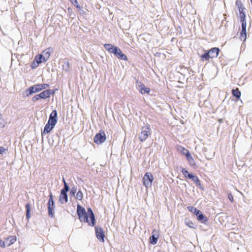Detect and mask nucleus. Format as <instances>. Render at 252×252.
<instances>
[{
    "label": "nucleus",
    "mask_w": 252,
    "mask_h": 252,
    "mask_svg": "<svg viewBox=\"0 0 252 252\" xmlns=\"http://www.w3.org/2000/svg\"><path fill=\"white\" fill-rule=\"evenodd\" d=\"M77 213L81 221L87 222L91 226H94L95 225L94 215L91 208H88L87 212H86L84 208L78 204Z\"/></svg>",
    "instance_id": "nucleus-1"
},
{
    "label": "nucleus",
    "mask_w": 252,
    "mask_h": 252,
    "mask_svg": "<svg viewBox=\"0 0 252 252\" xmlns=\"http://www.w3.org/2000/svg\"><path fill=\"white\" fill-rule=\"evenodd\" d=\"M105 49L111 53L114 54L116 57L120 60L127 61V58L126 55L124 54L121 50L117 47L114 46L111 44H105L104 45Z\"/></svg>",
    "instance_id": "nucleus-2"
},
{
    "label": "nucleus",
    "mask_w": 252,
    "mask_h": 252,
    "mask_svg": "<svg viewBox=\"0 0 252 252\" xmlns=\"http://www.w3.org/2000/svg\"><path fill=\"white\" fill-rule=\"evenodd\" d=\"M220 50L219 48H212L209 50L205 51V53L200 56L201 61L202 62L209 61L210 59L217 58Z\"/></svg>",
    "instance_id": "nucleus-3"
},
{
    "label": "nucleus",
    "mask_w": 252,
    "mask_h": 252,
    "mask_svg": "<svg viewBox=\"0 0 252 252\" xmlns=\"http://www.w3.org/2000/svg\"><path fill=\"white\" fill-rule=\"evenodd\" d=\"M48 84H42L33 85L28 88L26 90L27 96H29L33 93L38 92L48 87Z\"/></svg>",
    "instance_id": "nucleus-4"
},
{
    "label": "nucleus",
    "mask_w": 252,
    "mask_h": 252,
    "mask_svg": "<svg viewBox=\"0 0 252 252\" xmlns=\"http://www.w3.org/2000/svg\"><path fill=\"white\" fill-rule=\"evenodd\" d=\"M151 135L150 127L149 125L147 127H142L141 132L139 134V138L141 142L145 141Z\"/></svg>",
    "instance_id": "nucleus-5"
},
{
    "label": "nucleus",
    "mask_w": 252,
    "mask_h": 252,
    "mask_svg": "<svg viewBox=\"0 0 252 252\" xmlns=\"http://www.w3.org/2000/svg\"><path fill=\"white\" fill-rule=\"evenodd\" d=\"M153 180L154 178L152 173L150 172H147L145 174L143 178V184L146 188H148L152 186Z\"/></svg>",
    "instance_id": "nucleus-6"
},
{
    "label": "nucleus",
    "mask_w": 252,
    "mask_h": 252,
    "mask_svg": "<svg viewBox=\"0 0 252 252\" xmlns=\"http://www.w3.org/2000/svg\"><path fill=\"white\" fill-rule=\"evenodd\" d=\"M106 139V136L104 131L100 130L99 132L97 133L94 137V141L97 144L103 143Z\"/></svg>",
    "instance_id": "nucleus-7"
},
{
    "label": "nucleus",
    "mask_w": 252,
    "mask_h": 252,
    "mask_svg": "<svg viewBox=\"0 0 252 252\" xmlns=\"http://www.w3.org/2000/svg\"><path fill=\"white\" fill-rule=\"evenodd\" d=\"M235 5L239 12L240 21L246 20L245 8L244 7L242 1L240 0H237L235 2Z\"/></svg>",
    "instance_id": "nucleus-8"
},
{
    "label": "nucleus",
    "mask_w": 252,
    "mask_h": 252,
    "mask_svg": "<svg viewBox=\"0 0 252 252\" xmlns=\"http://www.w3.org/2000/svg\"><path fill=\"white\" fill-rule=\"evenodd\" d=\"M242 24V30L240 33V39L243 41H245L247 39V32H246V20L240 21Z\"/></svg>",
    "instance_id": "nucleus-9"
},
{
    "label": "nucleus",
    "mask_w": 252,
    "mask_h": 252,
    "mask_svg": "<svg viewBox=\"0 0 252 252\" xmlns=\"http://www.w3.org/2000/svg\"><path fill=\"white\" fill-rule=\"evenodd\" d=\"M136 88L142 94H149L151 90L149 88L146 87L144 84L138 81L136 82Z\"/></svg>",
    "instance_id": "nucleus-10"
},
{
    "label": "nucleus",
    "mask_w": 252,
    "mask_h": 252,
    "mask_svg": "<svg viewBox=\"0 0 252 252\" xmlns=\"http://www.w3.org/2000/svg\"><path fill=\"white\" fill-rule=\"evenodd\" d=\"M95 232L97 238L102 242L104 241V231L103 229L97 226L95 227Z\"/></svg>",
    "instance_id": "nucleus-11"
},
{
    "label": "nucleus",
    "mask_w": 252,
    "mask_h": 252,
    "mask_svg": "<svg viewBox=\"0 0 252 252\" xmlns=\"http://www.w3.org/2000/svg\"><path fill=\"white\" fill-rule=\"evenodd\" d=\"M57 113L56 110H53L50 115L49 119L47 123L55 126L57 122Z\"/></svg>",
    "instance_id": "nucleus-12"
},
{
    "label": "nucleus",
    "mask_w": 252,
    "mask_h": 252,
    "mask_svg": "<svg viewBox=\"0 0 252 252\" xmlns=\"http://www.w3.org/2000/svg\"><path fill=\"white\" fill-rule=\"evenodd\" d=\"M152 234L153 235L150 237V241L152 244L155 245L158 242V232H157L156 230L155 229L153 230L152 231Z\"/></svg>",
    "instance_id": "nucleus-13"
},
{
    "label": "nucleus",
    "mask_w": 252,
    "mask_h": 252,
    "mask_svg": "<svg viewBox=\"0 0 252 252\" xmlns=\"http://www.w3.org/2000/svg\"><path fill=\"white\" fill-rule=\"evenodd\" d=\"M54 92L51 90H46L39 94L41 99H46L50 96L51 94H54Z\"/></svg>",
    "instance_id": "nucleus-14"
},
{
    "label": "nucleus",
    "mask_w": 252,
    "mask_h": 252,
    "mask_svg": "<svg viewBox=\"0 0 252 252\" xmlns=\"http://www.w3.org/2000/svg\"><path fill=\"white\" fill-rule=\"evenodd\" d=\"M59 201L61 204H65L68 202V196L67 193L61 192L59 196Z\"/></svg>",
    "instance_id": "nucleus-15"
},
{
    "label": "nucleus",
    "mask_w": 252,
    "mask_h": 252,
    "mask_svg": "<svg viewBox=\"0 0 252 252\" xmlns=\"http://www.w3.org/2000/svg\"><path fill=\"white\" fill-rule=\"evenodd\" d=\"M52 51V48L51 47H49L43 51L42 55H43L44 59L46 61H47L49 59Z\"/></svg>",
    "instance_id": "nucleus-16"
},
{
    "label": "nucleus",
    "mask_w": 252,
    "mask_h": 252,
    "mask_svg": "<svg viewBox=\"0 0 252 252\" xmlns=\"http://www.w3.org/2000/svg\"><path fill=\"white\" fill-rule=\"evenodd\" d=\"M188 178L189 179H191L197 186H201V182L197 176L193 175V174H189Z\"/></svg>",
    "instance_id": "nucleus-17"
},
{
    "label": "nucleus",
    "mask_w": 252,
    "mask_h": 252,
    "mask_svg": "<svg viewBox=\"0 0 252 252\" xmlns=\"http://www.w3.org/2000/svg\"><path fill=\"white\" fill-rule=\"evenodd\" d=\"M54 209H55V205L51 206V205L48 204V211L49 216L50 217H51L52 218L54 217Z\"/></svg>",
    "instance_id": "nucleus-18"
},
{
    "label": "nucleus",
    "mask_w": 252,
    "mask_h": 252,
    "mask_svg": "<svg viewBox=\"0 0 252 252\" xmlns=\"http://www.w3.org/2000/svg\"><path fill=\"white\" fill-rule=\"evenodd\" d=\"M186 157L187 160L189 163V164L191 166H194L195 165V161H194L193 158H192V157L191 156L190 153Z\"/></svg>",
    "instance_id": "nucleus-19"
},
{
    "label": "nucleus",
    "mask_w": 252,
    "mask_h": 252,
    "mask_svg": "<svg viewBox=\"0 0 252 252\" xmlns=\"http://www.w3.org/2000/svg\"><path fill=\"white\" fill-rule=\"evenodd\" d=\"M54 127V126L50 125V124H49L48 123H47L44 127L43 133H49Z\"/></svg>",
    "instance_id": "nucleus-20"
},
{
    "label": "nucleus",
    "mask_w": 252,
    "mask_h": 252,
    "mask_svg": "<svg viewBox=\"0 0 252 252\" xmlns=\"http://www.w3.org/2000/svg\"><path fill=\"white\" fill-rule=\"evenodd\" d=\"M35 60L37 61V62H38L39 63H42V62H46V60L44 59L43 55L42 54H38L37 55L35 58Z\"/></svg>",
    "instance_id": "nucleus-21"
},
{
    "label": "nucleus",
    "mask_w": 252,
    "mask_h": 252,
    "mask_svg": "<svg viewBox=\"0 0 252 252\" xmlns=\"http://www.w3.org/2000/svg\"><path fill=\"white\" fill-rule=\"evenodd\" d=\"M232 94L235 96L237 99H239L241 96V92L238 89V88H236V89H233L232 91Z\"/></svg>",
    "instance_id": "nucleus-22"
},
{
    "label": "nucleus",
    "mask_w": 252,
    "mask_h": 252,
    "mask_svg": "<svg viewBox=\"0 0 252 252\" xmlns=\"http://www.w3.org/2000/svg\"><path fill=\"white\" fill-rule=\"evenodd\" d=\"M7 240L9 241V244L7 245V246H10L16 241L17 238L15 236H10L7 238Z\"/></svg>",
    "instance_id": "nucleus-23"
},
{
    "label": "nucleus",
    "mask_w": 252,
    "mask_h": 252,
    "mask_svg": "<svg viewBox=\"0 0 252 252\" xmlns=\"http://www.w3.org/2000/svg\"><path fill=\"white\" fill-rule=\"evenodd\" d=\"M75 195L76 200L81 201L83 198V193L81 190H78Z\"/></svg>",
    "instance_id": "nucleus-24"
},
{
    "label": "nucleus",
    "mask_w": 252,
    "mask_h": 252,
    "mask_svg": "<svg viewBox=\"0 0 252 252\" xmlns=\"http://www.w3.org/2000/svg\"><path fill=\"white\" fill-rule=\"evenodd\" d=\"M198 220L202 221V222L205 223L208 221L207 218L202 213L198 216Z\"/></svg>",
    "instance_id": "nucleus-25"
},
{
    "label": "nucleus",
    "mask_w": 252,
    "mask_h": 252,
    "mask_svg": "<svg viewBox=\"0 0 252 252\" xmlns=\"http://www.w3.org/2000/svg\"><path fill=\"white\" fill-rule=\"evenodd\" d=\"M70 67L69 62L68 61H65L63 63V68L65 71L69 70Z\"/></svg>",
    "instance_id": "nucleus-26"
},
{
    "label": "nucleus",
    "mask_w": 252,
    "mask_h": 252,
    "mask_svg": "<svg viewBox=\"0 0 252 252\" xmlns=\"http://www.w3.org/2000/svg\"><path fill=\"white\" fill-rule=\"evenodd\" d=\"M26 218L28 219H29L31 218L30 204L29 203H27L26 205Z\"/></svg>",
    "instance_id": "nucleus-27"
},
{
    "label": "nucleus",
    "mask_w": 252,
    "mask_h": 252,
    "mask_svg": "<svg viewBox=\"0 0 252 252\" xmlns=\"http://www.w3.org/2000/svg\"><path fill=\"white\" fill-rule=\"evenodd\" d=\"M63 182L64 183V188L61 190V192L67 193L69 189V188L64 179H63Z\"/></svg>",
    "instance_id": "nucleus-28"
},
{
    "label": "nucleus",
    "mask_w": 252,
    "mask_h": 252,
    "mask_svg": "<svg viewBox=\"0 0 252 252\" xmlns=\"http://www.w3.org/2000/svg\"><path fill=\"white\" fill-rule=\"evenodd\" d=\"M181 172H182V174L184 175V176H185V177L187 179H189V178H188L189 174H191L188 171V170L185 168H184V167L182 168Z\"/></svg>",
    "instance_id": "nucleus-29"
},
{
    "label": "nucleus",
    "mask_w": 252,
    "mask_h": 252,
    "mask_svg": "<svg viewBox=\"0 0 252 252\" xmlns=\"http://www.w3.org/2000/svg\"><path fill=\"white\" fill-rule=\"evenodd\" d=\"M181 153L182 154L185 155L186 156L190 153L188 150L183 147H181Z\"/></svg>",
    "instance_id": "nucleus-30"
},
{
    "label": "nucleus",
    "mask_w": 252,
    "mask_h": 252,
    "mask_svg": "<svg viewBox=\"0 0 252 252\" xmlns=\"http://www.w3.org/2000/svg\"><path fill=\"white\" fill-rule=\"evenodd\" d=\"M39 64V63L38 62H37V61H35V59H34L32 63L31 67L32 69H34V68L37 67L38 66Z\"/></svg>",
    "instance_id": "nucleus-31"
},
{
    "label": "nucleus",
    "mask_w": 252,
    "mask_h": 252,
    "mask_svg": "<svg viewBox=\"0 0 252 252\" xmlns=\"http://www.w3.org/2000/svg\"><path fill=\"white\" fill-rule=\"evenodd\" d=\"M49 197H50V198L48 201V204L51 205V206H54L55 204H54V202L53 199V195H52V193H50Z\"/></svg>",
    "instance_id": "nucleus-32"
},
{
    "label": "nucleus",
    "mask_w": 252,
    "mask_h": 252,
    "mask_svg": "<svg viewBox=\"0 0 252 252\" xmlns=\"http://www.w3.org/2000/svg\"><path fill=\"white\" fill-rule=\"evenodd\" d=\"M188 210L192 213L194 214L195 212L197 210V209L193 207V206H188L187 207Z\"/></svg>",
    "instance_id": "nucleus-33"
},
{
    "label": "nucleus",
    "mask_w": 252,
    "mask_h": 252,
    "mask_svg": "<svg viewBox=\"0 0 252 252\" xmlns=\"http://www.w3.org/2000/svg\"><path fill=\"white\" fill-rule=\"evenodd\" d=\"M41 99L39 94H36L32 98V101L35 102L39 99Z\"/></svg>",
    "instance_id": "nucleus-34"
},
{
    "label": "nucleus",
    "mask_w": 252,
    "mask_h": 252,
    "mask_svg": "<svg viewBox=\"0 0 252 252\" xmlns=\"http://www.w3.org/2000/svg\"><path fill=\"white\" fill-rule=\"evenodd\" d=\"M77 193V189L75 187H73L71 188L70 190V194L72 195H75V193Z\"/></svg>",
    "instance_id": "nucleus-35"
},
{
    "label": "nucleus",
    "mask_w": 252,
    "mask_h": 252,
    "mask_svg": "<svg viewBox=\"0 0 252 252\" xmlns=\"http://www.w3.org/2000/svg\"><path fill=\"white\" fill-rule=\"evenodd\" d=\"M246 66L250 71H252V61L247 63Z\"/></svg>",
    "instance_id": "nucleus-36"
},
{
    "label": "nucleus",
    "mask_w": 252,
    "mask_h": 252,
    "mask_svg": "<svg viewBox=\"0 0 252 252\" xmlns=\"http://www.w3.org/2000/svg\"><path fill=\"white\" fill-rule=\"evenodd\" d=\"M228 198L229 200L231 201V202L233 203L234 201V197L233 195L231 193H229L228 194Z\"/></svg>",
    "instance_id": "nucleus-37"
},
{
    "label": "nucleus",
    "mask_w": 252,
    "mask_h": 252,
    "mask_svg": "<svg viewBox=\"0 0 252 252\" xmlns=\"http://www.w3.org/2000/svg\"><path fill=\"white\" fill-rule=\"evenodd\" d=\"M70 0L77 7H79V5H78V3L77 0Z\"/></svg>",
    "instance_id": "nucleus-38"
},
{
    "label": "nucleus",
    "mask_w": 252,
    "mask_h": 252,
    "mask_svg": "<svg viewBox=\"0 0 252 252\" xmlns=\"http://www.w3.org/2000/svg\"><path fill=\"white\" fill-rule=\"evenodd\" d=\"M0 246L2 248H5V244L4 241L3 240L0 239Z\"/></svg>",
    "instance_id": "nucleus-39"
},
{
    "label": "nucleus",
    "mask_w": 252,
    "mask_h": 252,
    "mask_svg": "<svg viewBox=\"0 0 252 252\" xmlns=\"http://www.w3.org/2000/svg\"><path fill=\"white\" fill-rule=\"evenodd\" d=\"M6 151V149H5L4 147H0V154H2Z\"/></svg>",
    "instance_id": "nucleus-40"
},
{
    "label": "nucleus",
    "mask_w": 252,
    "mask_h": 252,
    "mask_svg": "<svg viewBox=\"0 0 252 252\" xmlns=\"http://www.w3.org/2000/svg\"><path fill=\"white\" fill-rule=\"evenodd\" d=\"M202 214V212L199 210H198V209L194 213V214L197 216V218H198V216H199L200 214Z\"/></svg>",
    "instance_id": "nucleus-41"
},
{
    "label": "nucleus",
    "mask_w": 252,
    "mask_h": 252,
    "mask_svg": "<svg viewBox=\"0 0 252 252\" xmlns=\"http://www.w3.org/2000/svg\"><path fill=\"white\" fill-rule=\"evenodd\" d=\"M187 225L190 227H193V223L192 221H190L187 223Z\"/></svg>",
    "instance_id": "nucleus-42"
}]
</instances>
